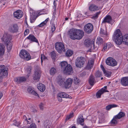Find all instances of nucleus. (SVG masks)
<instances>
[{"instance_id":"obj_27","label":"nucleus","mask_w":128,"mask_h":128,"mask_svg":"<svg viewBox=\"0 0 128 128\" xmlns=\"http://www.w3.org/2000/svg\"><path fill=\"white\" fill-rule=\"evenodd\" d=\"M57 96L59 97H60L62 98H70V97H69V96L68 95L64 92L59 93L58 94Z\"/></svg>"},{"instance_id":"obj_33","label":"nucleus","mask_w":128,"mask_h":128,"mask_svg":"<svg viewBox=\"0 0 128 128\" xmlns=\"http://www.w3.org/2000/svg\"><path fill=\"white\" fill-rule=\"evenodd\" d=\"M117 106L115 104H110L107 106L106 107V109L107 110H109L111 108L116 107Z\"/></svg>"},{"instance_id":"obj_60","label":"nucleus","mask_w":128,"mask_h":128,"mask_svg":"<svg viewBox=\"0 0 128 128\" xmlns=\"http://www.w3.org/2000/svg\"><path fill=\"white\" fill-rule=\"evenodd\" d=\"M31 111L32 112H35L36 111V109L33 108H31Z\"/></svg>"},{"instance_id":"obj_41","label":"nucleus","mask_w":128,"mask_h":128,"mask_svg":"<svg viewBox=\"0 0 128 128\" xmlns=\"http://www.w3.org/2000/svg\"><path fill=\"white\" fill-rule=\"evenodd\" d=\"M31 67L30 66L28 67L27 68L26 72L28 74L27 75L28 77L29 76L30 74L31 73Z\"/></svg>"},{"instance_id":"obj_25","label":"nucleus","mask_w":128,"mask_h":128,"mask_svg":"<svg viewBox=\"0 0 128 128\" xmlns=\"http://www.w3.org/2000/svg\"><path fill=\"white\" fill-rule=\"evenodd\" d=\"M94 62L93 60H91L88 61L86 68L87 69L90 70L92 68Z\"/></svg>"},{"instance_id":"obj_40","label":"nucleus","mask_w":128,"mask_h":128,"mask_svg":"<svg viewBox=\"0 0 128 128\" xmlns=\"http://www.w3.org/2000/svg\"><path fill=\"white\" fill-rule=\"evenodd\" d=\"M73 52L72 50H68L66 52V55L67 56H71Z\"/></svg>"},{"instance_id":"obj_62","label":"nucleus","mask_w":128,"mask_h":128,"mask_svg":"<svg viewBox=\"0 0 128 128\" xmlns=\"http://www.w3.org/2000/svg\"><path fill=\"white\" fill-rule=\"evenodd\" d=\"M49 18H47L45 21H44L46 24L47 22L49 20Z\"/></svg>"},{"instance_id":"obj_21","label":"nucleus","mask_w":128,"mask_h":128,"mask_svg":"<svg viewBox=\"0 0 128 128\" xmlns=\"http://www.w3.org/2000/svg\"><path fill=\"white\" fill-rule=\"evenodd\" d=\"M121 84L124 86L128 85V77H124L122 78L121 80Z\"/></svg>"},{"instance_id":"obj_7","label":"nucleus","mask_w":128,"mask_h":128,"mask_svg":"<svg viewBox=\"0 0 128 128\" xmlns=\"http://www.w3.org/2000/svg\"><path fill=\"white\" fill-rule=\"evenodd\" d=\"M40 70L38 67H36L35 69L34 74L33 75V79L34 80H38L40 77Z\"/></svg>"},{"instance_id":"obj_42","label":"nucleus","mask_w":128,"mask_h":128,"mask_svg":"<svg viewBox=\"0 0 128 128\" xmlns=\"http://www.w3.org/2000/svg\"><path fill=\"white\" fill-rule=\"evenodd\" d=\"M102 73L99 70H98L96 74V77H100L102 76Z\"/></svg>"},{"instance_id":"obj_55","label":"nucleus","mask_w":128,"mask_h":128,"mask_svg":"<svg viewBox=\"0 0 128 128\" xmlns=\"http://www.w3.org/2000/svg\"><path fill=\"white\" fill-rule=\"evenodd\" d=\"M44 104L42 103H41L39 105V107L40 109L43 110L44 109Z\"/></svg>"},{"instance_id":"obj_54","label":"nucleus","mask_w":128,"mask_h":128,"mask_svg":"<svg viewBox=\"0 0 128 128\" xmlns=\"http://www.w3.org/2000/svg\"><path fill=\"white\" fill-rule=\"evenodd\" d=\"M30 15H32L33 16H36L35 15V11L32 10H30Z\"/></svg>"},{"instance_id":"obj_22","label":"nucleus","mask_w":128,"mask_h":128,"mask_svg":"<svg viewBox=\"0 0 128 128\" xmlns=\"http://www.w3.org/2000/svg\"><path fill=\"white\" fill-rule=\"evenodd\" d=\"M84 119L83 118V116L81 115H80L78 117L77 120V122L81 125L83 126L84 124Z\"/></svg>"},{"instance_id":"obj_23","label":"nucleus","mask_w":128,"mask_h":128,"mask_svg":"<svg viewBox=\"0 0 128 128\" xmlns=\"http://www.w3.org/2000/svg\"><path fill=\"white\" fill-rule=\"evenodd\" d=\"M5 49L4 46L2 44L0 43V56H2L4 53Z\"/></svg>"},{"instance_id":"obj_49","label":"nucleus","mask_w":128,"mask_h":128,"mask_svg":"<svg viewBox=\"0 0 128 128\" xmlns=\"http://www.w3.org/2000/svg\"><path fill=\"white\" fill-rule=\"evenodd\" d=\"M51 55V57L53 59H54L56 56V54L55 52H51L50 53Z\"/></svg>"},{"instance_id":"obj_30","label":"nucleus","mask_w":128,"mask_h":128,"mask_svg":"<svg viewBox=\"0 0 128 128\" xmlns=\"http://www.w3.org/2000/svg\"><path fill=\"white\" fill-rule=\"evenodd\" d=\"M27 91L29 93L33 94L36 96H38V94L34 90H33L32 88L29 87L27 88Z\"/></svg>"},{"instance_id":"obj_43","label":"nucleus","mask_w":128,"mask_h":128,"mask_svg":"<svg viewBox=\"0 0 128 128\" xmlns=\"http://www.w3.org/2000/svg\"><path fill=\"white\" fill-rule=\"evenodd\" d=\"M100 13V12H97L96 14H95L92 17H91L92 18L94 19H95L98 17V16L99 15V14Z\"/></svg>"},{"instance_id":"obj_44","label":"nucleus","mask_w":128,"mask_h":128,"mask_svg":"<svg viewBox=\"0 0 128 128\" xmlns=\"http://www.w3.org/2000/svg\"><path fill=\"white\" fill-rule=\"evenodd\" d=\"M73 116V112L70 113V114L67 116L66 120H69Z\"/></svg>"},{"instance_id":"obj_63","label":"nucleus","mask_w":128,"mask_h":128,"mask_svg":"<svg viewBox=\"0 0 128 128\" xmlns=\"http://www.w3.org/2000/svg\"><path fill=\"white\" fill-rule=\"evenodd\" d=\"M54 8H56V3L55 2V1H54Z\"/></svg>"},{"instance_id":"obj_11","label":"nucleus","mask_w":128,"mask_h":128,"mask_svg":"<svg viewBox=\"0 0 128 128\" xmlns=\"http://www.w3.org/2000/svg\"><path fill=\"white\" fill-rule=\"evenodd\" d=\"M83 31L80 29H77L74 40H79L81 39L84 36Z\"/></svg>"},{"instance_id":"obj_16","label":"nucleus","mask_w":128,"mask_h":128,"mask_svg":"<svg viewBox=\"0 0 128 128\" xmlns=\"http://www.w3.org/2000/svg\"><path fill=\"white\" fill-rule=\"evenodd\" d=\"M18 27L17 24H14L11 25L9 27V30L11 32L14 33L17 32Z\"/></svg>"},{"instance_id":"obj_12","label":"nucleus","mask_w":128,"mask_h":128,"mask_svg":"<svg viewBox=\"0 0 128 128\" xmlns=\"http://www.w3.org/2000/svg\"><path fill=\"white\" fill-rule=\"evenodd\" d=\"M8 68L5 66L2 65L0 66V74L7 76L8 74Z\"/></svg>"},{"instance_id":"obj_19","label":"nucleus","mask_w":128,"mask_h":128,"mask_svg":"<svg viewBox=\"0 0 128 128\" xmlns=\"http://www.w3.org/2000/svg\"><path fill=\"white\" fill-rule=\"evenodd\" d=\"M64 79L62 78L60 76L58 77L57 79V82L60 86H64Z\"/></svg>"},{"instance_id":"obj_3","label":"nucleus","mask_w":128,"mask_h":128,"mask_svg":"<svg viewBox=\"0 0 128 128\" xmlns=\"http://www.w3.org/2000/svg\"><path fill=\"white\" fill-rule=\"evenodd\" d=\"M12 38V36L9 34L5 33L3 36L2 38V41L6 44L8 50L10 51L12 48V44L10 42Z\"/></svg>"},{"instance_id":"obj_31","label":"nucleus","mask_w":128,"mask_h":128,"mask_svg":"<svg viewBox=\"0 0 128 128\" xmlns=\"http://www.w3.org/2000/svg\"><path fill=\"white\" fill-rule=\"evenodd\" d=\"M28 39L33 42H38V41L36 38L33 35L30 34L27 38Z\"/></svg>"},{"instance_id":"obj_1","label":"nucleus","mask_w":128,"mask_h":128,"mask_svg":"<svg viewBox=\"0 0 128 128\" xmlns=\"http://www.w3.org/2000/svg\"><path fill=\"white\" fill-rule=\"evenodd\" d=\"M113 37L114 40L117 44H120L122 42L128 46V34L122 36L120 30L117 29L115 31Z\"/></svg>"},{"instance_id":"obj_37","label":"nucleus","mask_w":128,"mask_h":128,"mask_svg":"<svg viewBox=\"0 0 128 128\" xmlns=\"http://www.w3.org/2000/svg\"><path fill=\"white\" fill-rule=\"evenodd\" d=\"M103 72L104 74V75L105 76L108 77H109L110 76V75L111 74V72L108 71H106L105 70H104Z\"/></svg>"},{"instance_id":"obj_52","label":"nucleus","mask_w":128,"mask_h":128,"mask_svg":"<svg viewBox=\"0 0 128 128\" xmlns=\"http://www.w3.org/2000/svg\"><path fill=\"white\" fill-rule=\"evenodd\" d=\"M25 120L27 122V124H30L32 122V121L31 120V118H29L28 120L26 118V119H25Z\"/></svg>"},{"instance_id":"obj_38","label":"nucleus","mask_w":128,"mask_h":128,"mask_svg":"<svg viewBox=\"0 0 128 128\" xmlns=\"http://www.w3.org/2000/svg\"><path fill=\"white\" fill-rule=\"evenodd\" d=\"M100 33L102 35H105L106 36H107L108 35V34L107 33L106 31V30H104L103 29L101 28L100 31Z\"/></svg>"},{"instance_id":"obj_15","label":"nucleus","mask_w":128,"mask_h":128,"mask_svg":"<svg viewBox=\"0 0 128 128\" xmlns=\"http://www.w3.org/2000/svg\"><path fill=\"white\" fill-rule=\"evenodd\" d=\"M72 82V80L68 78L64 82V86L66 88H69L71 86Z\"/></svg>"},{"instance_id":"obj_61","label":"nucleus","mask_w":128,"mask_h":128,"mask_svg":"<svg viewBox=\"0 0 128 128\" xmlns=\"http://www.w3.org/2000/svg\"><path fill=\"white\" fill-rule=\"evenodd\" d=\"M100 67L101 68H102L103 71H104V70H105L104 68V67L103 66L102 64H101L100 65Z\"/></svg>"},{"instance_id":"obj_28","label":"nucleus","mask_w":128,"mask_h":128,"mask_svg":"<svg viewBox=\"0 0 128 128\" xmlns=\"http://www.w3.org/2000/svg\"><path fill=\"white\" fill-rule=\"evenodd\" d=\"M37 87L42 92L44 91L46 89L44 85L41 83H40L37 85Z\"/></svg>"},{"instance_id":"obj_46","label":"nucleus","mask_w":128,"mask_h":128,"mask_svg":"<svg viewBox=\"0 0 128 128\" xmlns=\"http://www.w3.org/2000/svg\"><path fill=\"white\" fill-rule=\"evenodd\" d=\"M80 82V80L76 77H75L74 79V82L76 84H78L79 82Z\"/></svg>"},{"instance_id":"obj_51","label":"nucleus","mask_w":128,"mask_h":128,"mask_svg":"<svg viewBox=\"0 0 128 128\" xmlns=\"http://www.w3.org/2000/svg\"><path fill=\"white\" fill-rule=\"evenodd\" d=\"M46 58V57L45 56L44 54H42L41 56V62H43V60L45 59Z\"/></svg>"},{"instance_id":"obj_18","label":"nucleus","mask_w":128,"mask_h":128,"mask_svg":"<svg viewBox=\"0 0 128 128\" xmlns=\"http://www.w3.org/2000/svg\"><path fill=\"white\" fill-rule=\"evenodd\" d=\"M112 20V18L111 16L110 15H108L104 18L102 22V23H104L107 22L109 24H110Z\"/></svg>"},{"instance_id":"obj_57","label":"nucleus","mask_w":128,"mask_h":128,"mask_svg":"<svg viewBox=\"0 0 128 128\" xmlns=\"http://www.w3.org/2000/svg\"><path fill=\"white\" fill-rule=\"evenodd\" d=\"M6 76L2 75V74H0V82L2 81V80L4 77Z\"/></svg>"},{"instance_id":"obj_45","label":"nucleus","mask_w":128,"mask_h":128,"mask_svg":"<svg viewBox=\"0 0 128 128\" xmlns=\"http://www.w3.org/2000/svg\"><path fill=\"white\" fill-rule=\"evenodd\" d=\"M118 119L115 118V116L111 121L112 123L113 124H117V120Z\"/></svg>"},{"instance_id":"obj_13","label":"nucleus","mask_w":128,"mask_h":128,"mask_svg":"<svg viewBox=\"0 0 128 128\" xmlns=\"http://www.w3.org/2000/svg\"><path fill=\"white\" fill-rule=\"evenodd\" d=\"M94 40H91L89 39H87L85 40L84 42L85 45L87 47H88L90 46H93L94 48H95L94 44Z\"/></svg>"},{"instance_id":"obj_26","label":"nucleus","mask_w":128,"mask_h":128,"mask_svg":"<svg viewBox=\"0 0 128 128\" xmlns=\"http://www.w3.org/2000/svg\"><path fill=\"white\" fill-rule=\"evenodd\" d=\"M57 96L59 97H60L62 98H70V97H69V96L68 95L64 92L59 93L58 94Z\"/></svg>"},{"instance_id":"obj_64","label":"nucleus","mask_w":128,"mask_h":128,"mask_svg":"<svg viewBox=\"0 0 128 128\" xmlns=\"http://www.w3.org/2000/svg\"><path fill=\"white\" fill-rule=\"evenodd\" d=\"M2 94L0 92V99L2 97Z\"/></svg>"},{"instance_id":"obj_53","label":"nucleus","mask_w":128,"mask_h":128,"mask_svg":"<svg viewBox=\"0 0 128 128\" xmlns=\"http://www.w3.org/2000/svg\"><path fill=\"white\" fill-rule=\"evenodd\" d=\"M52 31V32H53L56 30V27L54 24H53L52 25L51 28Z\"/></svg>"},{"instance_id":"obj_6","label":"nucleus","mask_w":128,"mask_h":128,"mask_svg":"<svg viewBox=\"0 0 128 128\" xmlns=\"http://www.w3.org/2000/svg\"><path fill=\"white\" fill-rule=\"evenodd\" d=\"M20 57L26 60H30L31 58V57L29 54L26 50H22L20 54Z\"/></svg>"},{"instance_id":"obj_48","label":"nucleus","mask_w":128,"mask_h":128,"mask_svg":"<svg viewBox=\"0 0 128 128\" xmlns=\"http://www.w3.org/2000/svg\"><path fill=\"white\" fill-rule=\"evenodd\" d=\"M28 128H36V126L35 124L32 123Z\"/></svg>"},{"instance_id":"obj_58","label":"nucleus","mask_w":128,"mask_h":128,"mask_svg":"<svg viewBox=\"0 0 128 128\" xmlns=\"http://www.w3.org/2000/svg\"><path fill=\"white\" fill-rule=\"evenodd\" d=\"M29 32V31L28 30H26L24 32V35L26 36L28 34Z\"/></svg>"},{"instance_id":"obj_47","label":"nucleus","mask_w":128,"mask_h":128,"mask_svg":"<svg viewBox=\"0 0 128 128\" xmlns=\"http://www.w3.org/2000/svg\"><path fill=\"white\" fill-rule=\"evenodd\" d=\"M14 124L16 126H18L20 124V122H18L16 120L14 121Z\"/></svg>"},{"instance_id":"obj_10","label":"nucleus","mask_w":128,"mask_h":128,"mask_svg":"<svg viewBox=\"0 0 128 128\" xmlns=\"http://www.w3.org/2000/svg\"><path fill=\"white\" fill-rule=\"evenodd\" d=\"M84 30L86 33H90L92 32L93 30V26L90 23H88L84 26Z\"/></svg>"},{"instance_id":"obj_29","label":"nucleus","mask_w":128,"mask_h":128,"mask_svg":"<svg viewBox=\"0 0 128 128\" xmlns=\"http://www.w3.org/2000/svg\"><path fill=\"white\" fill-rule=\"evenodd\" d=\"M89 82L90 84L92 86H93L95 82L94 78L92 75H91L90 76Z\"/></svg>"},{"instance_id":"obj_56","label":"nucleus","mask_w":128,"mask_h":128,"mask_svg":"<svg viewBox=\"0 0 128 128\" xmlns=\"http://www.w3.org/2000/svg\"><path fill=\"white\" fill-rule=\"evenodd\" d=\"M46 24L44 22V21L41 23H40V24L38 25V26L39 27H42L44 26Z\"/></svg>"},{"instance_id":"obj_5","label":"nucleus","mask_w":128,"mask_h":128,"mask_svg":"<svg viewBox=\"0 0 128 128\" xmlns=\"http://www.w3.org/2000/svg\"><path fill=\"white\" fill-rule=\"evenodd\" d=\"M55 46L56 50L59 53L65 51V47L64 44L62 43L58 42L56 43Z\"/></svg>"},{"instance_id":"obj_9","label":"nucleus","mask_w":128,"mask_h":128,"mask_svg":"<svg viewBox=\"0 0 128 128\" xmlns=\"http://www.w3.org/2000/svg\"><path fill=\"white\" fill-rule=\"evenodd\" d=\"M77 29L76 28H72L69 30L68 33L70 38L74 40Z\"/></svg>"},{"instance_id":"obj_50","label":"nucleus","mask_w":128,"mask_h":128,"mask_svg":"<svg viewBox=\"0 0 128 128\" xmlns=\"http://www.w3.org/2000/svg\"><path fill=\"white\" fill-rule=\"evenodd\" d=\"M107 44H104V45L103 49L102 50V51H106L107 48Z\"/></svg>"},{"instance_id":"obj_39","label":"nucleus","mask_w":128,"mask_h":128,"mask_svg":"<svg viewBox=\"0 0 128 128\" xmlns=\"http://www.w3.org/2000/svg\"><path fill=\"white\" fill-rule=\"evenodd\" d=\"M103 42V40L100 37L98 38L96 43L98 44H100Z\"/></svg>"},{"instance_id":"obj_34","label":"nucleus","mask_w":128,"mask_h":128,"mask_svg":"<svg viewBox=\"0 0 128 128\" xmlns=\"http://www.w3.org/2000/svg\"><path fill=\"white\" fill-rule=\"evenodd\" d=\"M50 72V74L52 75H54L56 72V70L54 68H52Z\"/></svg>"},{"instance_id":"obj_32","label":"nucleus","mask_w":128,"mask_h":128,"mask_svg":"<svg viewBox=\"0 0 128 128\" xmlns=\"http://www.w3.org/2000/svg\"><path fill=\"white\" fill-rule=\"evenodd\" d=\"M124 116L125 114L124 112H120L117 115L115 116V118L116 119H119Z\"/></svg>"},{"instance_id":"obj_24","label":"nucleus","mask_w":128,"mask_h":128,"mask_svg":"<svg viewBox=\"0 0 128 128\" xmlns=\"http://www.w3.org/2000/svg\"><path fill=\"white\" fill-rule=\"evenodd\" d=\"M100 8L94 4L91 5L89 7V10L91 11H95L99 10Z\"/></svg>"},{"instance_id":"obj_4","label":"nucleus","mask_w":128,"mask_h":128,"mask_svg":"<svg viewBox=\"0 0 128 128\" xmlns=\"http://www.w3.org/2000/svg\"><path fill=\"white\" fill-rule=\"evenodd\" d=\"M86 61V59L83 57L80 56L78 57L76 60L75 63L76 66L79 68H80L83 66Z\"/></svg>"},{"instance_id":"obj_20","label":"nucleus","mask_w":128,"mask_h":128,"mask_svg":"<svg viewBox=\"0 0 128 128\" xmlns=\"http://www.w3.org/2000/svg\"><path fill=\"white\" fill-rule=\"evenodd\" d=\"M26 78L24 77L16 78L14 79V81L17 83L20 84L26 80Z\"/></svg>"},{"instance_id":"obj_36","label":"nucleus","mask_w":128,"mask_h":128,"mask_svg":"<svg viewBox=\"0 0 128 128\" xmlns=\"http://www.w3.org/2000/svg\"><path fill=\"white\" fill-rule=\"evenodd\" d=\"M36 18V16L30 15V22L32 23L34 22Z\"/></svg>"},{"instance_id":"obj_2","label":"nucleus","mask_w":128,"mask_h":128,"mask_svg":"<svg viewBox=\"0 0 128 128\" xmlns=\"http://www.w3.org/2000/svg\"><path fill=\"white\" fill-rule=\"evenodd\" d=\"M62 71L65 74L70 75L73 73L72 67L70 64H68L66 61H63L60 64Z\"/></svg>"},{"instance_id":"obj_35","label":"nucleus","mask_w":128,"mask_h":128,"mask_svg":"<svg viewBox=\"0 0 128 128\" xmlns=\"http://www.w3.org/2000/svg\"><path fill=\"white\" fill-rule=\"evenodd\" d=\"M48 121L46 120L44 122V127L45 128H51V126L50 123H48Z\"/></svg>"},{"instance_id":"obj_8","label":"nucleus","mask_w":128,"mask_h":128,"mask_svg":"<svg viewBox=\"0 0 128 128\" xmlns=\"http://www.w3.org/2000/svg\"><path fill=\"white\" fill-rule=\"evenodd\" d=\"M106 63L107 65L112 66H116L117 64L116 60L112 58H108L106 60Z\"/></svg>"},{"instance_id":"obj_14","label":"nucleus","mask_w":128,"mask_h":128,"mask_svg":"<svg viewBox=\"0 0 128 128\" xmlns=\"http://www.w3.org/2000/svg\"><path fill=\"white\" fill-rule=\"evenodd\" d=\"M23 15L22 12L20 10H18L14 13V17L17 19L21 18L22 17Z\"/></svg>"},{"instance_id":"obj_59","label":"nucleus","mask_w":128,"mask_h":128,"mask_svg":"<svg viewBox=\"0 0 128 128\" xmlns=\"http://www.w3.org/2000/svg\"><path fill=\"white\" fill-rule=\"evenodd\" d=\"M57 98H58V99L59 101L60 102H62V98H60V97H59L58 96H57Z\"/></svg>"},{"instance_id":"obj_17","label":"nucleus","mask_w":128,"mask_h":128,"mask_svg":"<svg viewBox=\"0 0 128 128\" xmlns=\"http://www.w3.org/2000/svg\"><path fill=\"white\" fill-rule=\"evenodd\" d=\"M104 88H102V89L99 90L96 93V96L97 98H100L101 95L104 92H108L107 90L106 91V86H105Z\"/></svg>"}]
</instances>
